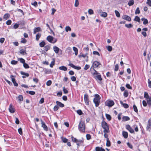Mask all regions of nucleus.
<instances>
[{"label":"nucleus","mask_w":151,"mask_h":151,"mask_svg":"<svg viewBox=\"0 0 151 151\" xmlns=\"http://www.w3.org/2000/svg\"><path fill=\"white\" fill-rule=\"evenodd\" d=\"M72 141L75 143H76L78 146L81 145L83 143L84 139L83 138L82 139H78L73 137V136L71 137Z\"/></svg>","instance_id":"obj_1"},{"label":"nucleus","mask_w":151,"mask_h":151,"mask_svg":"<svg viewBox=\"0 0 151 151\" xmlns=\"http://www.w3.org/2000/svg\"><path fill=\"white\" fill-rule=\"evenodd\" d=\"M100 98L99 95L97 94L95 95V98L93 99V101L96 107H98L99 105Z\"/></svg>","instance_id":"obj_2"},{"label":"nucleus","mask_w":151,"mask_h":151,"mask_svg":"<svg viewBox=\"0 0 151 151\" xmlns=\"http://www.w3.org/2000/svg\"><path fill=\"white\" fill-rule=\"evenodd\" d=\"M101 125L102 128L104 129V132H109V126L105 122H102Z\"/></svg>","instance_id":"obj_3"},{"label":"nucleus","mask_w":151,"mask_h":151,"mask_svg":"<svg viewBox=\"0 0 151 151\" xmlns=\"http://www.w3.org/2000/svg\"><path fill=\"white\" fill-rule=\"evenodd\" d=\"M78 128L80 131L82 132H85V125L83 122L82 121L80 122Z\"/></svg>","instance_id":"obj_4"},{"label":"nucleus","mask_w":151,"mask_h":151,"mask_svg":"<svg viewBox=\"0 0 151 151\" xmlns=\"http://www.w3.org/2000/svg\"><path fill=\"white\" fill-rule=\"evenodd\" d=\"M114 101L111 100L107 101L105 102V104L106 106L111 107L114 105Z\"/></svg>","instance_id":"obj_5"},{"label":"nucleus","mask_w":151,"mask_h":151,"mask_svg":"<svg viewBox=\"0 0 151 151\" xmlns=\"http://www.w3.org/2000/svg\"><path fill=\"white\" fill-rule=\"evenodd\" d=\"M122 18L128 22H130L131 21V17L125 14L122 16Z\"/></svg>","instance_id":"obj_6"},{"label":"nucleus","mask_w":151,"mask_h":151,"mask_svg":"<svg viewBox=\"0 0 151 151\" xmlns=\"http://www.w3.org/2000/svg\"><path fill=\"white\" fill-rule=\"evenodd\" d=\"M53 38H54L52 37L49 35L47 37L46 39L49 42L53 43H54L56 42V40H55L54 42H52V41L53 40Z\"/></svg>","instance_id":"obj_7"},{"label":"nucleus","mask_w":151,"mask_h":151,"mask_svg":"<svg viewBox=\"0 0 151 151\" xmlns=\"http://www.w3.org/2000/svg\"><path fill=\"white\" fill-rule=\"evenodd\" d=\"M84 99L86 104V105H88L89 104L88 98V95L86 94L84 95Z\"/></svg>","instance_id":"obj_8"},{"label":"nucleus","mask_w":151,"mask_h":151,"mask_svg":"<svg viewBox=\"0 0 151 151\" xmlns=\"http://www.w3.org/2000/svg\"><path fill=\"white\" fill-rule=\"evenodd\" d=\"M41 122L42 124V127L43 128L45 131H47L48 130L47 127L45 123L42 121V119H41Z\"/></svg>","instance_id":"obj_9"},{"label":"nucleus","mask_w":151,"mask_h":151,"mask_svg":"<svg viewBox=\"0 0 151 151\" xmlns=\"http://www.w3.org/2000/svg\"><path fill=\"white\" fill-rule=\"evenodd\" d=\"M68 65L69 66L71 67L76 69L79 70H80L81 68L80 67L75 66L73 63H69Z\"/></svg>","instance_id":"obj_10"},{"label":"nucleus","mask_w":151,"mask_h":151,"mask_svg":"<svg viewBox=\"0 0 151 151\" xmlns=\"http://www.w3.org/2000/svg\"><path fill=\"white\" fill-rule=\"evenodd\" d=\"M100 65H101V64L99 62L97 61H95L93 62L92 66L94 68H97Z\"/></svg>","instance_id":"obj_11"},{"label":"nucleus","mask_w":151,"mask_h":151,"mask_svg":"<svg viewBox=\"0 0 151 151\" xmlns=\"http://www.w3.org/2000/svg\"><path fill=\"white\" fill-rule=\"evenodd\" d=\"M126 127L130 132H134V130L133 129L132 127H131L129 125H127L126 126Z\"/></svg>","instance_id":"obj_12"},{"label":"nucleus","mask_w":151,"mask_h":151,"mask_svg":"<svg viewBox=\"0 0 151 151\" xmlns=\"http://www.w3.org/2000/svg\"><path fill=\"white\" fill-rule=\"evenodd\" d=\"M41 31V29L40 27H38L35 28L34 29L33 33L35 34L37 32Z\"/></svg>","instance_id":"obj_13"},{"label":"nucleus","mask_w":151,"mask_h":151,"mask_svg":"<svg viewBox=\"0 0 151 151\" xmlns=\"http://www.w3.org/2000/svg\"><path fill=\"white\" fill-rule=\"evenodd\" d=\"M20 73L21 75H24L22 76V78H26V77H28L29 76V73L23 71H21Z\"/></svg>","instance_id":"obj_14"},{"label":"nucleus","mask_w":151,"mask_h":151,"mask_svg":"<svg viewBox=\"0 0 151 151\" xmlns=\"http://www.w3.org/2000/svg\"><path fill=\"white\" fill-rule=\"evenodd\" d=\"M56 103L58 106H59L60 107H63L64 106V105L63 104L58 101H56Z\"/></svg>","instance_id":"obj_15"},{"label":"nucleus","mask_w":151,"mask_h":151,"mask_svg":"<svg viewBox=\"0 0 151 151\" xmlns=\"http://www.w3.org/2000/svg\"><path fill=\"white\" fill-rule=\"evenodd\" d=\"M59 70H62L64 71H66L67 70V67L64 66H60L59 68Z\"/></svg>","instance_id":"obj_16"},{"label":"nucleus","mask_w":151,"mask_h":151,"mask_svg":"<svg viewBox=\"0 0 151 151\" xmlns=\"http://www.w3.org/2000/svg\"><path fill=\"white\" fill-rule=\"evenodd\" d=\"M120 103L125 108L127 109L129 107V106L128 104H127L124 103L122 101H120Z\"/></svg>","instance_id":"obj_17"},{"label":"nucleus","mask_w":151,"mask_h":151,"mask_svg":"<svg viewBox=\"0 0 151 151\" xmlns=\"http://www.w3.org/2000/svg\"><path fill=\"white\" fill-rule=\"evenodd\" d=\"M94 77L96 79H97L100 81H101L102 80V78L101 77V75L100 74L97 75H96V76H95Z\"/></svg>","instance_id":"obj_18"},{"label":"nucleus","mask_w":151,"mask_h":151,"mask_svg":"<svg viewBox=\"0 0 151 151\" xmlns=\"http://www.w3.org/2000/svg\"><path fill=\"white\" fill-rule=\"evenodd\" d=\"M17 23H18L19 25L23 26L25 24L26 22L24 20H21L18 22Z\"/></svg>","instance_id":"obj_19"},{"label":"nucleus","mask_w":151,"mask_h":151,"mask_svg":"<svg viewBox=\"0 0 151 151\" xmlns=\"http://www.w3.org/2000/svg\"><path fill=\"white\" fill-rule=\"evenodd\" d=\"M141 20L143 21V24H146L148 23V20L145 18H142Z\"/></svg>","instance_id":"obj_20"},{"label":"nucleus","mask_w":151,"mask_h":151,"mask_svg":"<svg viewBox=\"0 0 151 151\" xmlns=\"http://www.w3.org/2000/svg\"><path fill=\"white\" fill-rule=\"evenodd\" d=\"M129 118L127 116H124L122 118V121H126L129 120Z\"/></svg>","instance_id":"obj_21"},{"label":"nucleus","mask_w":151,"mask_h":151,"mask_svg":"<svg viewBox=\"0 0 151 151\" xmlns=\"http://www.w3.org/2000/svg\"><path fill=\"white\" fill-rule=\"evenodd\" d=\"M134 0H129L128 2V4L129 6L133 5L134 4Z\"/></svg>","instance_id":"obj_22"},{"label":"nucleus","mask_w":151,"mask_h":151,"mask_svg":"<svg viewBox=\"0 0 151 151\" xmlns=\"http://www.w3.org/2000/svg\"><path fill=\"white\" fill-rule=\"evenodd\" d=\"M59 48L56 46H54L53 47V50L56 53H58L59 52Z\"/></svg>","instance_id":"obj_23"},{"label":"nucleus","mask_w":151,"mask_h":151,"mask_svg":"<svg viewBox=\"0 0 151 151\" xmlns=\"http://www.w3.org/2000/svg\"><path fill=\"white\" fill-rule=\"evenodd\" d=\"M11 106V105H10L9 108V111L11 113H14L15 112L14 109Z\"/></svg>","instance_id":"obj_24"},{"label":"nucleus","mask_w":151,"mask_h":151,"mask_svg":"<svg viewBox=\"0 0 151 151\" xmlns=\"http://www.w3.org/2000/svg\"><path fill=\"white\" fill-rule=\"evenodd\" d=\"M134 20L135 21L137 22H140V19L138 16H136L134 19Z\"/></svg>","instance_id":"obj_25"},{"label":"nucleus","mask_w":151,"mask_h":151,"mask_svg":"<svg viewBox=\"0 0 151 151\" xmlns=\"http://www.w3.org/2000/svg\"><path fill=\"white\" fill-rule=\"evenodd\" d=\"M17 99L18 100L20 101H22L23 100V97L22 95L19 96Z\"/></svg>","instance_id":"obj_26"},{"label":"nucleus","mask_w":151,"mask_h":151,"mask_svg":"<svg viewBox=\"0 0 151 151\" xmlns=\"http://www.w3.org/2000/svg\"><path fill=\"white\" fill-rule=\"evenodd\" d=\"M41 34L40 33H37L36 36V39L37 41H38L39 39L40 38L41 36Z\"/></svg>","instance_id":"obj_27"},{"label":"nucleus","mask_w":151,"mask_h":151,"mask_svg":"<svg viewBox=\"0 0 151 151\" xmlns=\"http://www.w3.org/2000/svg\"><path fill=\"white\" fill-rule=\"evenodd\" d=\"M17 60L18 61H19L20 63L23 64L25 62V60L22 58H18Z\"/></svg>","instance_id":"obj_28"},{"label":"nucleus","mask_w":151,"mask_h":151,"mask_svg":"<svg viewBox=\"0 0 151 151\" xmlns=\"http://www.w3.org/2000/svg\"><path fill=\"white\" fill-rule=\"evenodd\" d=\"M10 17V15L8 13L5 14L3 17V18L5 19H7Z\"/></svg>","instance_id":"obj_29"},{"label":"nucleus","mask_w":151,"mask_h":151,"mask_svg":"<svg viewBox=\"0 0 151 151\" xmlns=\"http://www.w3.org/2000/svg\"><path fill=\"white\" fill-rule=\"evenodd\" d=\"M73 49L74 51L75 52V55H77L78 53V49L76 47H73Z\"/></svg>","instance_id":"obj_30"},{"label":"nucleus","mask_w":151,"mask_h":151,"mask_svg":"<svg viewBox=\"0 0 151 151\" xmlns=\"http://www.w3.org/2000/svg\"><path fill=\"white\" fill-rule=\"evenodd\" d=\"M106 119L109 120L110 121L111 119V116L109 114H106Z\"/></svg>","instance_id":"obj_31"},{"label":"nucleus","mask_w":151,"mask_h":151,"mask_svg":"<svg viewBox=\"0 0 151 151\" xmlns=\"http://www.w3.org/2000/svg\"><path fill=\"white\" fill-rule=\"evenodd\" d=\"M50 46L49 45H47L44 47V50L46 51H47L49 50L50 49Z\"/></svg>","instance_id":"obj_32"},{"label":"nucleus","mask_w":151,"mask_h":151,"mask_svg":"<svg viewBox=\"0 0 151 151\" xmlns=\"http://www.w3.org/2000/svg\"><path fill=\"white\" fill-rule=\"evenodd\" d=\"M45 45V43L44 41H42L39 43V45L41 47H44Z\"/></svg>","instance_id":"obj_33"},{"label":"nucleus","mask_w":151,"mask_h":151,"mask_svg":"<svg viewBox=\"0 0 151 151\" xmlns=\"http://www.w3.org/2000/svg\"><path fill=\"white\" fill-rule=\"evenodd\" d=\"M19 52L21 54L24 55L25 54H26V52H25V50L24 49H21L20 50Z\"/></svg>","instance_id":"obj_34"},{"label":"nucleus","mask_w":151,"mask_h":151,"mask_svg":"<svg viewBox=\"0 0 151 151\" xmlns=\"http://www.w3.org/2000/svg\"><path fill=\"white\" fill-rule=\"evenodd\" d=\"M55 64V60L54 59H53L52 61L51 62V63L50 64V67L51 68H52L53 66Z\"/></svg>","instance_id":"obj_35"},{"label":"nucleus","mask_w":151,"mask_h":151,"mask_svg":"<svg viewBox=\"0 0 151 151\" xmlns=\"http://www.w3.org/2000/svg\"><path fill=\"white\" fill-rule=\"evenodd\" d=\"M101 16L103 17H106L107 16V13L106 12H103L101 14Z\"/></svg>","instance_id":"obj_36"},{"label":"nucleus","mask_w":151,"mask_h":151,"mask_svg":"<svg viewBox=\"0 0 151 151\" xmlns=\"http://www.w3.org/2000/svg\"><path fill=\"white\" fill-rule=\"evenodd\" d=\"M23 65L24 68L25 69L29 68V66L28 64L25 63V62L23 64Z\"/></svg>","instance_id":"obj_37"},{"label":"nucleus","mask_w":151,"mask_h":151,"mask_svg":"<svg viewBox=\"0 0 151 151\" xmlns=\"http://www.w3.org/2000/svg\"><path fill=\"white\" fill-rule=\"evenodd\" d=\"M61 139L63 142L66 143L68 141V139L65 138L61 137Z\"/></svg>","instance_id":"obj_38"},{"label":"nucleus","mask_w":151,"mask_h":151,"mask_svg":"<svg viewBox=\"0 0 151 151\" xmlns=\"http://www.w3.org/2000/svg\"><path fill=\"white\" fill-rule=\"evenodd\" d=\"M26 92L27 93H29L31 95H34L35 94V92L33 91H27Z\"/></svg>","instance_id":"obj_39"},{"label":"nucleus","mask_w":151,"mask_h":151,"mask_svg":"<svg viewBox=\"0 0 151 151\" xmlns=\"http://www.w3.org/2000/svg\"><path fill=\"white\" fill-rule=\"evenodd\" d=\"M106 146L107 147H109L111 146V143L110 142L109 140V139H106Z\"/></svg>","instance_id":"obj_40"},{"label":"nucleus","mask_w":151,"mask_h":151,"mask_svg":"<svg viewBox=\"0 0 151 151\" xmlns=\"http://www.w3.org/2000/svg\"><path fill=\"white\" fill-rule=\"evenodd\" d=\"M140 13V10L139 7H137L135 10V14H139Z\"/></svg>","instance_id":"obj_41"},{"label":"nucleus","mask_w":151,"mask_h":151,"mask_svg":"<svg viewBox=\"0 0 151 151\" xmlns=\"http://www.w3.org/2000/svg\"><path fill=\"white\" fill-rule=\"evenodd\" d=\"M115 14L117 17H120V14L118 11H117L116 10H115Z\"/></svg>","instance_id":"obj_42"},{"label":"nucleus","mask_w":151,"mask_h":151,"mask_svg":"<svg viewBox=\"0 0 151 151\" xmlns=\"http://www.w3.org/2000/svg\"><path fill=\"white\" fill-rule=\"evenodd\" d=\"M77 113L80 115H81L83 114V113L81 109L78 110L77 111Z\"/></svg>","instance_id":"obj_43"},{"label":"nucleus","mask_w":151,"mask_h":151,"mask_svg":"<svg viewBox=\"0 0 151 151\" xmlns=\"http://www.w3.org/2000/svg\"><path fill=\"white\" fill-rule=\"evenodd\" d=\"M106 48H107L109 52L111 51L112 50V47L111 46H106Z\"/></svg>","instance_id":"obj_44"},{"label":"nucleus","mask_w":151,"mask_h":151,"mask_svg":"<svg viewBox=\"0 0 151 151\" xmlns=\"http://www.w3.org/2000/svg\"><path fill=\"white\" fill-rule=\"evenodd\" d=\"M88 12V14L90 15L93 14L94 13L93 10L91 9H89Z\"/></svg>","instance_id":"obj_45"},{"label":"nucleus","mask_w":151,"mask_h":151,"mask_svg":"<svg viewBox=\"0 0 151 151\" xmlns=\"http://www.w3.org/2000/svg\"><path fill=\"white\" fill-rule=\"evenodd\" d=\"M122 135L125 138H127L128 137V133H122Z\"/></svg>","instance_id":"obj_46"},{"label":"nucleus","mask_w":151,"mask_h":151,"mask_svg":"<svg viewBox=\"0 0 151 151\" xmlns=\"http://www.w3.org/2000/svg\"><path fill=\"white\" fill-rule=\"evenodd\" d=\"M132 127L133 128V129L134 130V129L135 131L136 132L138 131V128L137 126L135 125H133V126H132Z\"/></svg>","instance_id":"obj_47"},{"label":"nucleus","mask_w":151,"mask_h":151,"mask_svg":"<svg viewBox=\"0 0 151 151\" xmlns=\"http://www.w3.org/2000/svg\"><path fill=\"white\" fill-rule=\"evenodd\" d=\"M65 31L67 32H68V31H71V28L69 26H66L65 28Z\"/></svg>","instance_id":"obj_48"},{"label":"nucleus","mask_w":151,"mask_h":151,"mask_svg":"<svg viewBox=\"0 0 151 151\" xmlns=\"http://www.w3.org/2000/svg\"><path fill=\"white\" fill-rule=\"evenodd\" d=\"M125 26L128 28H130L132 27L133 25L132 24H125Z\"/></svg>","instance_id":"obj_49"},{"label":"nucleus","mask_w":151,"mask_h":151,"mask_svg":"<svg viewBox=\"0 0 151 151\" xmlns=\"http://www.w3.org/2000/svg\"><path fill=\"white\" fill-rule=\"evenodd\" d=\"M104 138L106 139H109V135L107 134V133H104Z\"/></svg>","instance_id":"obj_50"},{"label":"nucleus","mask_w":151,"mask_h":151,"mask_svg":"<svg viewBox=\"0 0 151 151\" xmlns=\"http://www.w3.org/2000/svg\"><path fill=\"white\" fill-rule=\"evenodd\" d=\"M18 61L15 60H12L11 62V63L12 65H16L17 64Z\"/></svg>","instance_id":"obj_51"},{"label":"nucleus","mask_w":151,"mask_h":151,"mask_svg":"<svg viewBox=\"0 0 151 151\" xmlns=\"http://www.w3.org/2000/svg\"><path fill=\"white\" fill-rule=\"evenodd\" d=\"M133 109H134V111H135L136 112H138V110L136 106L134 104L133 106Z\"/></svg>","instance_id":"obj_52"},{"label":"nucleus","mask_w":151,"mask_h":151,"mask_svg":"<svg viewBox=\"0 0 151 151\" xmlns=\"http://www.w3.org/2000/svg\"><path fill=\"white\" fill-rule=\"evenodd\" d=\"M94 72L93 73H92V74L93 75V76H94V77L95 76H96V75H97L98 74H100L99 73H98L97 71H96V70H95L94 69Z\"/></svg>","instance_id":"obj_53"},{"label":"nucleus","mask_w":151,"mask_h":151,"mask_svg":"<svg viewBox=\"0 0 151 151\" xmlns=\"http://www.w3.org/2000/svg\"><path fill=\"white\" fill-rule=\"evenodd\" d=\"M147 99V102L148 104H151V98L150 97H149Z\"/></svg>","instance_id":"obj_54"},{"label":"nucleus","mask_w":151,"mask_h":151,"mask_svg":"<svg viewBox=\"0 0 151 151\" xmlns=\"http://www.w3.org/2000/svg\"><path fill=\"white\" fill-rule=\"evenodd\" d=\"M59 109V106H57V105H55L54 106L53 108V110L55 111H56L57 110H58Z\"/></svg>","instance_id":"obj_55"},{"label":"nucleus","mask_w":151,"mask_h":151,"mask_svg":"<svg viewBox=\"0 0 151 151\" xmlns=\"http://www.w3.org/2000/svg\"><path fill=\"white\" fill-rule=\"evenodd\" d=\"M128 95V92L127 91H125L124 93V96L125 97H127Z\"/></svg>","instance_id":"obj_56"},{"label":"nucleus","mask_w":151,"mask_h":151,"mask_svg":"<svg viewBox=\"0 0 151 151\" xmlns=\"http://www.w3.org/2000/svg\"><path fill=\"white\" fill-rule=\"evenodd\" d=\"M144 97L146 99L149 97L148 93L147 92H144Z\"/></svg>","instance_id":"obj_57"},{"label":"nucleus","mask_w":151,"mask_h":151,"mask_svg":"<svg viewBox=\"0 0 151 151\" xmlns=\"http://www.w3.org/2000/svg\"><path fill=\"white\" fill-rule=\"evenodd\" d=\"M19 26V24L18 23H16L15 24L14 26H13V28L14 29H17V28Z\"/></svg>","instance_id":"obj_58"},{"label":"nucleus","mask_w":151,"mask_h":151,"mask_svg":"<svg viewBox=\"0 0 151 151\" xmlns=\"http://www.w3.org/2000/svg\"><path fill=\"white\" fill-rule=\"evenodd\" d=\"M126 87L127 88L130 89H132V87L130 86L129 84H127L126 85Z\"/></svg>","instance_id":"obj_59"},{"label":"nucleus","mask_w":151,"mask_h":151,"mask_svg":"<svg viewBox=\"0 0 151 151\" xmlns=\"http://www.w3.org/2000/svg\"><path fill=\"white\" fill-rule=\"evenodd\" d=\"M63 91L65 94H67L68 93V91L65 89V87H64L63 88Z\"/></svg>","instance_id":"obj_60"},{"label":"nucleus","mask_w":151,"mask_h":151,"mask_svg":"<svg viewBox=\"0 0 151 151\" xmlns=\"http://www.w3.org/2000/svg\"><path fill=\"white\" fill-rule=\"evenodd\" d=\"M86 137L87 140H89L91 139V136L89 134H87L86 135Z\"/></svg>","instance_id":"obj_61"},{"label":"nucleus","mask_w":151,"mask_h":151,"mask_svg":"<svg viewBox=\"0 0 151 151\" xmlns=\"http://www.w3.org/2000/svg\"><path fill=\"white\" fill-rule=\"evenodd\" d=\"M75 6L76 7H77L79 5V2L78 0H75Z\"/></svg>","instance_id":"obj_62"},{"label":"nucleus","mask_w":151,"mask_h":151,"mask_svg":"<svg viewBox=\"0 0 151 151\" xmlns=\"http://www.w3.org/2000/svg\"><path fill=\"white\" fill-rule=\"evenodd\" d=\"M148 87L149 88H151V81L150 79H149L148 80Z\"/></svg>","instance_id":"obj_63"},{"label":"nucleus","mask_w":151,"mask_h":151,"mask_svg":"<svg viewBox=\"0 0 151 151\" xmlns=\"http://www.w3.org/2000/svg\"><path fill=\"white\" fill-rule=\"evenodd\" d=\"M146 3L150 6H151V1L150 0H147Z\"/></svg>","instance_id":"obj_64"}]
</instances>
